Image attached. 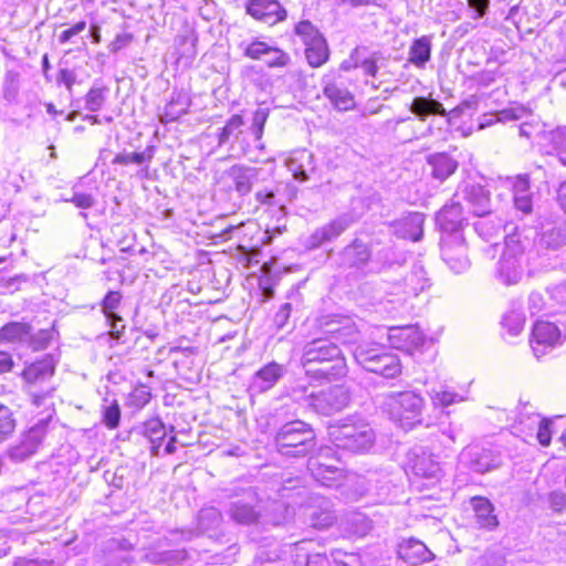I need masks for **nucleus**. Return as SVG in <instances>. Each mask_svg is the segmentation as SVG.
<instances>
[{"mask_svg": "<svg viewBox=\"0 0 566 566\" xmlns=\"http://www.w3.org/2000/svg\"><path fill=\"white\" fill-rule=\"evenodd\" d=\"M301 364L305 374L314 380H332L347 374V365L340 348L329 337H319L303 347Z\"/></svg>", "mask_w": 566, "mask_h": 566, "instance_id": "nucleus-1", "label": "nucleus"}, {"mask_svg": "<svg viewBox=\"0 0 566 566\" xmlns=\"http://www.w3.org/2000/svg\"><path fill=\"white\" fill-rule=\"evenodd\" d=\"M385 410L390 419L403 430L422 423L424 398L413 390L392 391L385 396Z\"/></svg>", "mask_w": 566, "mask_h": 566, "instance_id": "nucleus-2", "label": "nucleus"}, {"mask_svg": "<svg viewBox=\"0 0 566 566\" xmlns=\"http://www.w3.org/2000/svg\"><path fill=\"white\" fill-rule=\"evenodd\" d=\"M328 436L337 448L352 452L367 451L375 442L374 430L360 419H347L329 427Z\"/></svg>", "mask_w": 566, "mask_h": 566, "instance_id": "nucleus-3", "label": "nucleus"}, {"mask_svg": "<svg viewBox=\"0 0 566 566\" xmlns=\"http://www.w3.org/2000/svg\"><path fill=\"white\" fill-rule=\"evenodd\" d=\"M295 401L311 408L316 413L332 415L345 408L349 395L343 386H333L322 390H311L304 386H296L292 390Z\"/></svg>", "mask_w": 566, "mask_h": 566, "instance_id": "nucleus-4", "label": "nucleus"}, {"mask_svg": "<svg viewBox=\"0 0 566 566\" xmlns=\"http://www.w3.org/2000/svg\"><path fill=\"white\" fill-rule=\"evenodd\" d=\"M275 444L283 455L305 457L315 447V433L306 422L291 421L277 431Z\"/></svg>", "mask_w": 566, "mask_h": 566, "instance_id": "nucleus-5", "label": "nucleus"}, {"mask_svg": "<svg viewBox=\"0 0 566 566\" xmlns=\"http://www.w3.org/2000/svg\"><path fill=\"white\" fill-rule=\"evenodd\" d=\"M526 261L525 247L520 239L515 235L506 238L504 251L497 263V279L504 285L517 284L524 275Z\"/></svg>", "mask_w": 566, "mask_h": 566, "instance_id": "nucleus-6", "label": "nucleus"}, {"mask_svg": "<svg viewBox=\"0 0 566 566\" xmlns=\"http://www.w3.org/2000/svg\"><path fill=\"white\" fill-rule=\"evenodd\" d=\"M53 410L46 408V416L39 419L28 431L23 432L19 440L8 451V457L14 462H22L33 455L42 444L53 416Z\"/></svg>", "mask_w": 566, "mask_h": 566, "instance_id": "nucleus-7", "label": "nucleus"}, {"mask_svg": "<svg viewBox=\"0 0 566 566\" xmlns=\"http://www.w3.org/2000/svg\"><path fill=\"white\" fill-rule=\"evenodd\" d=\"M441 258L454 273H462L470 268V260L462 233L442 235Z\"/></svg>", "mask_w": 566, "mask_h": 566, "instance_id": "nucleus-8", "label": "nucleus"}, {"mask_svg": "<svg viewBox=\"0 0 566 566\" xmlns=\"http://www.w3.org/2000/svg\"><path fill=\"white\" fill-rule=\"evenodd\" d=\"M461 459L473 471L485 473L502 465L501 451L495 448L470 447L461 452Z\"/></svg>", "mask_w": 566, "mask_h": 566, "instance_id": "nucleus-9", "label": "nucleus"}, {"mask_svg": "<svg viewBox=\"0 0 566 566\" xmlns=\"http://www.w3.org/2000/svg\"><path fill=\"white\" fill-rule=\"evenodd\" d=\"M334 451L331 447H323L319 449L316 458H311L308 461V469L315 480L321 482L323 485L332 486L340 475L342 470L334 463L329 462Z\"/></svg>", "mask_w": 566, "mask_h": 566, "instance_id": "nucleus-10", "label": "nucleus"}, {"mask_svg": "<svg viewBox=\"0 0 566 566\" xmlns=\"http://www.w3.org/2000/svg\"><path fill=\"white\" fill-rule=\"evenodd\" d=\"M426 340L416 325L394 326L388 329V342L391 347L412 353L423 346Z\"/></svg>", "mask_w": 566, "mask_h": 566, "instance_id": "nucleus-11", "label": "nucleus"}, {"mask_svg": "<svg viewBox=\"0 0 566 566\" xmlns=\"http://www.w3.org/2000/svg\"><path fill=\"white\" fill-rule=\"evenodd\" d=\"M560 332L556 325L548 322H536L530 340L534 355L539 358L558 344Z\"/></svg>", "mask_w": 566, "mask_h": 566, "instance_id": "nucleus-12", "label": "nucleus"}, {"mask_svg": "<svg viewBox=\"0 0 566 566\" xmlns=\"http://www.w3.org/2000/svg\"><path fill=\"white\" fill-rule=\"evenodd\" d=\"M247 11L254 19L273 25L285 19L286 12L277 0H251Z\"/></svg>", "mask_w": 566, "mask_h": 566, "instance_id": "nucleus-13", "label": "nucleus"}, {"mask_svg": "<svg viewBox=\"0 0 566 566\" xmlns=\"http://www.w3.org/2000/svg\"><path fill=\"white\" fill-rule=\"evenodd\" d=\"M313 504L305 510L306 518L310 525L317 530H324L332 526L336 521L332 503L325 497H314Z\"/></svg>", "mask_w": 566, "mask_h": 566, "instance_id": "nucleus-14", "label": "nucleus"}, {"mask_svg": "<svg viewBox=\"0 0 566 566\" xmlns=\"http://www.w3.org/2000/svg\"><path fill=\"white\" fill-rule=\"evenodd\" d=\"M284 373L285 368L283 365L275 361L269 363L254 374L249 386L250 391L262 394L270 390L283 377Z\"/></svg>", "mask_w": 566, "mask_h": 566, "instance_id": "nucleus-15", "label": "nucleus"}, {"mask_svg": "<svg viewBox=\"0 0 566 566\" xmlns=\"http://www.w3.org/2000/svg\"><path fill=\"white\" fill-rule=\"evenodd\" d=\"M242 126L243 118L238 114L232 115L219 134V144H226L231 136H234V143L239 145L242 154L248 156L251 160L258 161L259 158L252 156V150L245 143V134L242 130Z\"/></svg>", "mask_w": 566, "mask_h": 566, "instance_id": "nucleus-16", "label": "nucleus"}, {"mask_svg": "<svg viewBox=\"0 0 566 566\" xmlns=\"http://www.w3.org/2000/svg\"><path fill=\"white\" fill-rule=\"evenodd\" d=\"M353 220L348 216H340L327 224L316 229L311 238L312 247H319L325 242L332 241L339 237L350 224Z\"/></svg>", "mask_w": 566, "mask_h": 566, "instance_id": "nucleus-17", "label": "nucleus"}, {"mask_svg": "<svg viewBox=\"0 0 566 566\" xmlns=\"http://www.w3.org/2000/svg\"><path fill=\"white\" fill-rule=\"evenodd\" d=\"M286 167L298 181H306L308 174L315 170L314 156L306 149L293 151L286 159Z\"/></svg>", "mask_w": 566, "mask_h": 566, "instance_id": "nucleus-18", "label": "nucleus"}, {"mask_svg": "<svg viewBox=\"0 0 566 566\" xmlns=\"http://www.w3.org/2000/svg\"><path fill=\"white\" fill-rule=\"evenodd\" d=\"M243 500L233 501L229 507L231 518L239 524H252L256 522L259 513L254 509V492L247 491Z\"/></svg>", "mask_w": 566, "mask_h": 566, "instance_id": "nucleus-19", "label": "nucleus"}, {"mask_svg": "<svg viewBox=\"0 0 566 566\" xmlns=\"http://www.w3.org/2000/svg\"><path fill=\"white\" fill-rule=\"evenodd\" d=\"M514 207L516 210L528 214L533 209L532 195L530 191V179L527 175H518L510 178Z\"/></svg>", "mask_w": 566, "mask_h": 566, "instance_id": "nucleus-20", "label": "nucleus"}, {"mask_svg": "<svg viewBox=\"0 0 566 566\" xmlns=\"http://www.w3.org/2000/svg\"><path fill=\"white\" fill-rule=\"evenodd\" d=\"M370 255L369 247L359 240H355L342 251L340 262L344 266L360 269L367 264Z\"/></svg>", "mask_w": 566, "mask_h": 566, "instance_id": "nucleus-21", "label": "nucleus"}, {"mask_svg": "<svg viewBox=\"0 0 566 566\" xmlns=\"http://www.w3.org/2000/svg\"><path fill=\"white\" fill-rule=\"evenodd\" d=\"M405 293L417 296L431 286V281L424 266L420 263L413 264L410 272L403 279Z\"/></svg>", "mask_w": 566, "mask_h": 566, "instance_id": "nucleus-22", "label": "nucleus"}, {"mask_svg": "<svg viewBox=\"0 0 566 566\" xmlns=\"http://www.w3.org/2000/svg\"><path fill=\"white\" fill-rule=\"evenodd\" d=\"M228 175L234 185V189L240 195H247L251 191L252 186L258 178L259 170L253 167L234 165L229 169Z\"/></svg>", "mask_w": 566, "mask_h": 566, "instance_id": "nucleus-23", "label": "nucleus"}, {"mask_svg": "<svg viewBox=\"0 0 566 566\" xmlns=\"http://www.w3.org/2000/svg\"><path fill=\"white\" fill-rule=\"evenodd\" d=\"M461 206L452 203L443 207L437 214V222L444 234L461 233L459 229L462 224Z\"/></svg>", "mask_w": 566, "mask_h": 566, "instance_id": "nucleus-24", "label": "nucleus"}, {"mask_svg": "<svg viewBox=\"0 0 566 566\" xmlns=\"http://www.w3.org/2000/svg\"><path fill=\"white\" fill-rule=\"evenodd\" d=\"M427 163L432 168V177L439 181H444L458 169V161L446 153L428 156Z\"/></svg>", "mask_w": 566, "mask_h": 566, "instance_id": "nucleus-25", "label": "nucleus"}, {"mask_svg": "<svg viewBox=\"0 0 566 566\" xmlns=\"http://www.w3.org/2000/svg\"><path fill=\"white\" fill-rule=\"evenodd\" d=\"M409 111L421 122H424L430 115L447 116V111L439 101L424 96L415 97Z\"/></svg>", "mask_w": 566, "mask_h": 566, "instance_id": "nucleus-26", "label": "nucleus"}, {"mask_svg": "<svg viewBox=\"0 0 566 566\" xmlns=\"http://www.w3.org/2000/svg\"><path fill=\"white\" fill-rule=\"evenodd\" d=\"M412 470L419 476L436 478L440 473L441 467L434 454L421 450L415 454Z\"/></svg>", "mask_w": 566, "mask_h": 566, "instance_id": "nucleus-27", "label": "nucleus"}, {"mask_svg": "<svg viewBox=\"0 0 566 566\" xmlns=\"http://www.w3.org/2000/svg\"><path fill=\"white\" fill-rule=\"evenodd\" d=\"M323 93L338 111H348L355 105L353 94L344 86H339L335 83H327L324 86Z\"/></svg>", "mask_w": 566, "mask_h": 566, "instance_id": "nucleus-28", "label": "nucleus"}, {"mask_svg": "<svg viewBox=\"0 0 566 566\" xmlns=\"http://www.w3.org/2000/svg\"><path fill=\"white\" fill-rule=\"evenodd\" d=\"M189 106L190 101L186 94H174L160 114V122L167 124L177 120L187 113Z\"/></svg>", "mask_w": 566, "mask_h": 566, "instance_id": "nucleus-29", "label": "nucleus"}, {"mask_svg": "<svg viewBox=\"0 0 566 566\" xmlns=\"http://www.w3.org/2000/svg\"><path fill=\"white\" fill-rule=\"evenodd\" d=\"M431 59V36L423 35L416 39L408 53V62L419 69H423Z\"/></svg>", "mask_w": 566, "mask_h": 566, "instance_id": "nucleus-30", "label": "nucleus"}, {"mask_svg": "<svg viewBox=\"0 0 566 566\" xmlns=\"http://www.w3.org/2000/svg\"><path fill=\"white\" fill-rule=\"evenodd\" d=\"M54 374V365L51 358L46 357L35 361L23 370V378L29 384L43 382Z\"/></svg>", "mask_w": 566, "mask_h": 566, "instance_id": "nucleus-31", "label": "nucleus"}, {"mask_svg": "<svg viewBox=\"0 0 566 566\" xmlns=\"http://www.w3.org/2000/svg\"><path fill=\"white\" fill-rule=\"evenodd\" d=\"M539 143L560 153V161L566 165V127L553 130H541Z\"/></svg>", "mask_w": 566, "mask_h": 566, "instance_id": "nucleus-32", "label": "nucleus"}, {"mask_svg": "<svg viewBox=\"0 0 566 566\" xmlns=\"http://www.w3.org/2000/svg\"><path fill=\"white\" fill-rule=\"evenodd\" d=\"M472 506L475 512V520L480 527L493 528L497 525L496 516L493 514V505L485 497H473Z\"/></svg>", "mask_w": 566, "mask_h": 566, "instance_id": "nucleus-33", "label": "nucleus"}, {"mask_svg": "<svg viewBox=\"0 0 566 566\" xmlns=\"http://www.w3.org/2000/svg\"><path fill=\"white\" fill-rule=\"evenodd\" d=\"M370 373L379 374L385 378H395L401 374V365L398 357L385 352L371 366Z\"/></svg>", "mask_w": 566, "mask_h": 566, "instance_id": "nucleus-34", "label": "nucleus"}, {"mask_svg": "<svg viewBox=\"0 0 566 566\" xmlns=\"http://www.w3.org/2000/svg\"><path fill=\"white\" fill-rule=\"evenodd\" d=\"M399 555L410 564H420L430 559V551L419 541L411 539L399 548Z\"/></svg>", "mask_w": 566, "mask_h": 566, "instance_id": "nucleus-35", "label": "nucleus"}, {"mask_svg": "<svg viewBox=\"0 0 566 566\" xmlns=\"http://www.w3.org/2000/svg\"><path fill=\"white\" fill-rule=\"evenodd\" d=\"M467 199L475 216L483 217L490 211V196L481 186H472L467 192Z\"/></svg>", "mask_w": 566, "mask_h": 566, "instance_id": "nucleus-36", "label": "nucleus"}, {"mask_svg": "<svg viewBox=\"0 0 566 566\" xmlns=\"http://www.w3.org/2000/svg\"><path fill=\"white\" fill-rule=\"evenodd\" d=\"M328 46L324 38L306 45L305 55L308 64L313 67L322 66L328 60Z\"/></svg>", "mask_w": 566, "mask_h": 566, "instance_id": "nucleus-37", "label": "nucleus"}, {"mask_svg": "<svg viewBox=\"0 0 566 566\" xmlns=\"http://www.w3.org/2000/svg\"><path fill=\"white\" fill-rule=\"evenodd\" d=\"M428 395L433 407L446 408L453 403L465 400L463 396L455 391L449 390L446 387H441L439 389L432 388L428 391Z\"/></svg>", "mask_w": 566, "mask_h": 566, "instance_id": "nucleus-38", "label": "nucleus"}, {"mask_svg": "<svg viewBox=\"0 0 566 566\" xmlns=\"http://www.w3.org/2000/svg\"><path fill=\"white\" fill-rule=\"evenodd\" d=\"M31 327L27 323L12 322L0 329V338L9 342H21L30 335Z\"/></svg>", "mask_w": 566, "mask_h": 566, "instance_id": "nucleus-39", "label": "nucleus"}, {"mask_svg": "<svg viewBox=\"0 0 566 566\" xmlns=\"http://www.w3.org/2000/svg\"><path fill=\"white\" fill-rule=\"evenodd\" d=\"M268 117L269 111L266 108H258L253 114V119L250 127L249 134L253 136L255 147L260 150L264 148V144L262 143V136Z\"/></svg>", "mask_w": 566, "mask_h": 566, "instance_id": "nucleus-40", "label": "nucleus"}, {"mask_svg": "<svg viewBox=\"0 0 566 566\" xmlns=\"http://www.w3.org/2000/svg\"><path fill=\"white\" fill-rule=\"evenodd\" d=\"M196 43L197 38L192 31L186 30L184 33L178 34L175 44L178 49L179 57H193L197 54Z\"/></svg>", "mask_w": 566, "mask_h": 566, "instance_id": "nucleus-41", "label": "nucleus"}, {"mask_svg": "<svg viewBox=\"0 0 566 566\" xmlns=\"http://www.w3.org/2000/svg\"><path fill=\"white\" fill-rule=\"evenodd\" d=\"M385 352L379 348L368 347L366 345L358 346L354 352L355 360L366 370L370 371L371 366L379 359Z\"/></svg>", "mask_w": 566, "mask_h": 566, "instance_id": "nucleus-42", "label": "nucleus"}, {"mask_svg": "<svg viewBox=\"0 0 566 566\" xmlns=\"http://www.w3.org/2000/svg\"><path fill=\"white\" fill-rule=\"evenodd\" d=\"M424 222V217L422 213L413 212L410 213L405 220V237L409 238L412 241H419L422 237V226Z\"/></svg>", "mask_w": 566, "mask_h": 566, "instance_id": "nucleus-43", "label": "nucleus"}, {"mask_svg": "<svg viewBox=\"0 0 566 566\" xmlns=\"http://www.w3.org/2000/svg\"><path fill=\"white\" fill-rule=\"evenodd\" d=\"M222 520L221 513L214 507H207L199 512L198 527L200 532H208L217 527Z\"/></svg>", "mask_w": 566, "mask_h": 566, "instance_id": "nucleus-44", "label": "nucleus"}, {"mask_svg": "<svg viewBox=\"0 0 566 566\" xmlns=\"http://www.w3.org/2000/svg\"><path fill=\"white\" fill-rule=\"evenodd\" d=\"M108 90L103 86H93L85 95V108L90 112L99 111L105 101Z\"/></svg>", "mask_w": 566, "mask_h": 566, "instance_id": "nucleus-45", "label": "nucleus"}, {"mask_svg": "<svg viewBox=\"0 0 566 566\" xmlns=\"http://www.w3.org/2000/svg\"><path fill=\"white\" fill-rule=\"evenodd\" d=\"M528 427L537 429V440L542 446H548L551 443V422L546 419H542L539 415H532L527 417Z\"/></svg>", "mask_w": 566, "mask_h": 566, "instance_id": "nucleus-46", "label": "nucleus"}, {"mask_svg": "<svg viewBox=\"0 0 566 566\" xmlns=\"http://www.w3.org/2000/svg\"><path fill=\"white\" fill-rule=\"evenodd\" d=\"M153 158V151L150 149H147L142 153H124L118 154L113 159L114 165H129V164H136V165H143L145 163H149Z\"/></svg>", "mask_w": 566, "mask_h": 566, "instance_id": "nucleus-47", "label": "nucleus"}, {"mask_svg": "<svg viewBox=\"0 0 566 566\" xmlns=\"http://www.w3.org/2000/svg\"><path fill=\"white\" fill-rule=\"evenodd\" d=\"M122 293L118 291H109L103 302H102V311L107 319H112L116 317L120 321V316L115 313V310L118 308L122 302Z\"/></svg>", "mask_w": 566, "mask_h": 566, "instance_id": "nucleus-48", "label": "nucleus"}, {"mask_svg": "<svg viewBox=\"0 0 566 566\" xmlns=\"http://www.w3.org/2000/svg\"><path fill=\"white\" fill-rule=\"evenodd\" d=\"M15 421L11 410L0 403V442L6 441L14 431Z\"/></svg>", "mask_w": 566, "mask_h": 566, "instance_id": "nucleus-49", "label": "nucleus"}, {"mask_svg": "<svg viewBox=\"0 0 566 566\" xmlns=\"http://www.w3.org/2000/svg\"><path fill=\"white\" fill-rule=\"evenodd\" d=\"M523 109H504L500 114L494 115H485L483 120L480 122L479 128L483 129L485 127L491 126L495 122H504V120H512V119H518L521 117V113Z\"/></svg>", "mask_w": 566, "mask_h": 566, "instance_id": "nucleus-50", "label": "nucleus"}, {"mask_svg": "<svg viewBox=\"0 0 566 566\" xmlns=\"http://www.w3.org/2000/svg\"><path fill=\"white\" fill-rule=\"evenodd\" d=\"M144 432L153 443H156L166 436V428L160 419L153 418L145 422Z\"/></svg>", "mask_w": 566, "mask_h": 566, "instance_id": "nucleus-51", "label": "nucleus"}, {"mask_svg": "<svg viewBox=\"0 0 566 566\" xmlns=\"http://www.w3.org/2000/svg\"><path fill=\"white\" fill-rule=\"evenodd\" d=\"M525 319L518 312L512 311L504 315L502 324L511 336H517L524 327Z\"/></svg>", "mask_w": 566, "mask_h": 566, "instance_id": "nucleus-52", "label": "nucleus"}, {"mask_svg": "<svg viewBox=\"0 0 566 566\" xmlns=\"http://www.w3.org/2000/svg\"><path fill=\"white\" fill-rule=\"evenodd\" d=\"M295 33L302 38L305 45L317 39H323L318 30L310 21H301L295 27Z\"/></svg>", "mask_w": 566, "mask_h": 566, "instance_id": "nucleus-53", "label": "nucleus"}, {"mask_svg": "<svg viewBox=\"0 0 566 566\" xmlns=\"http://www.w3.org/2000/svg\"><path fill=\"white\" fill-rule=\"evenodd\" d=\"M120 420V409L116 400L104 407L103 422L109 429L118 427Z\"/></svg>", "mask_w": 566, "mask_h": 566, "instance_id": "nucleus-54", "label": "nucleus"}, {"mask_svg": "<svg viewBox=\"0 0 566 566\" xmlns=\"http://www.w3.org/2000/svg\"><path fill=\"white\" fill-rule=\"evenodd\" d=\"M542 240L547 248L556 250L566 244V231H563L562 229H553L545 232Z\"/></svg>", "mask_w": 566, "mask_h": 566, "instance_id": "nucleus-55", "label": "nucleus"}, {"mask_svg": "<svg viewBox=\"0 0 566 566\" xmlns=\"http://www.w3.org/2000/svg\"><path fill=\"white\" fill-rule=\"evenodd\" d=\"M271 51V46L262 41H253L244 48V55L252 60H262Z\"/></svg>", "mask_w": 566, "mask_h": 566, "instance_id": "nucleus-56", "label": "nucleus"}, {"mask_svg": "<svg viewBox=\"0 0 566 566\" xmlns=\"http://www.w3.org/2000/svg\"><path fill=\"white\" fill-rule=\"evenodd\" d=\"M290 57L277 48L271 46V51L265 55L264 61L269 67L285 66Z\"/></svg>", "mask_w": 566, "mask_h": 566, "instance_id": "nucleus-57", "label": "nucleus"}, {"mask_svg": "<svg viewBox=\"0 0 566 566\" xmlns=\"http://www.w3.org/2000/svg\"><path fill=\"white\" fill-rule=\"evenodd\" d=\"M382 60L384 59L378 54H373L370 57L365 59L360 63L356 62L355 67H360L366 75L376 76L379 69V63Z\"/></svg>", "mask_w": 566, "mask_h": 566, "instance_id": "nucleus-58", "label": "nucleus"}, {"mask_svg": "<svg viewBox=\"0 0 566 566\" xmlns=\"http://www.w3.org/2000/svg\"><path fill=\"white\" fill-rule=\"evenodd\" d=\"M67 202H72L75 207L81 209L92 208L96 200L91 193L75 192L71 199H65Z\"/></svg>", "mask_w": 566, "mask_h": 566, "instance_id": "nucleus-59", "label": "nucleus"}, {"mask_svg": "<svg viewBox=\"0 0 566 566\" xmlns=\"http://www.w3.org/2000/svg\"><path fill=\"white\" fill-rule=\"evenodd\" d=\"M291 312H292V305L290 303H284L283 305H281V307L274 315V324L276 325L277 328L281 329L286 325V323L290 318Z\"/></svg>", "mask_w": 566, "mask_h": 566, "instance_id": "nucleus-60", "label": "nucleus"}, {"mask_svg": "<svg viewBox=\"0 0 566 566\" xmlns=\"http://www.w3.org/2000/svg\"><path fill=\"white\" fill-rule=\"evenodd\" d=\"M85 28H86V22L85 21H80V22L75 23L73 27H71L70 29L64 30L60 34V41L62 43H65V42L70 41L72 36L81 33L82 31L85 30Z\"/></svg>", "mask_w": 566, "mask_h": 566, "instance_id": "nucleus-61", "label": "nucleus"}, {"mask_svg": "<svg viewBox=\"0 0 566 566\" xmlns=\"http://www.w3.org/2000/svg\"><path fill=\"white\" fill-rule=\"evenodd\" d=\"M275 192L274 191H268V190H261L255 193V199L258 202L262 205H279L280 208H283V205L280 201L275 200Z\"/></svg>", "mask_w": 566, "mask_h": 566, "instance_id": "nucleus-62", "label": "nucleus"}, {"mask_svg": "<svg viewBox=\"0 0 566 566\" xmlns=\"http://www.w3.org/2000/svg\"><path fill=\"white\" fill-rule=\"evenodd\" d=\"M497 77V71L484 70L476 75V82L479 85L489 86L495 82Z\"/></svg>", "mask_w": 566, "mask_h": 566, "instance_id": "nucleus-63", "label": "nucleus"}, {"mask_svg": "<svg viewBox=\"0 0 566 566\" xmlns=\"http://www.w3.org/2000/svg\"><path fill=\"white\" fill-rule=\"evenodd\" d=\"M544 300L539 293H531L528 296V310L535 315L539 313L543 308Z\"/></svg>", "mask_w": 566, "mask_h": 566, "instance_id": "nucleus-64", "label": "nucleus"}]
</instances>
